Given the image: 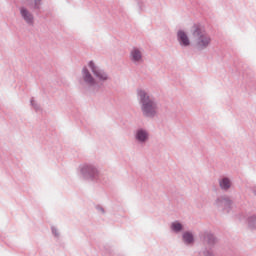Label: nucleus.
I'll use <instances>...</instances> for the list:
<instances>
[{"mask_svg":"<svg viewBox=\"0 0 256 256\" xmlns=\"http://www.w3.org/2000/svg\"><path fill=\"white\" fill-rule=\"evenodd\" d=\"M190 41L195 49L203 51V49H207L211 45V36L201 27L193 26L190 30Z\"/></svg>","mask_w":256,"mask_h":256,"instance_id":"1","label":"nucleus"},{"mask_svg":"<svg viewBox=\"0 0 256 256\" xmlns=\"http://www.w3.org/2000/svg\"><path fill=\"white\" fill-rule=\"evenodd\" d=\"M138 94L140 95L142 101V110L144 115H146V117H152V115L156 113L157 106L154 102H152V100H150L145 91L140 90Z\"/></svg>","mask_w":256,"mask_h":256,"instance_id":"2","label":"nucleus"},{"mask_svg":"<svg viewBox=\"0 0 256 256\" xmlns=\"http://www.w3.org/2000/svg\"><path fill=\"white\" fill-rule=\"evenodd\" d=\"M89 67L92 73L95 75L96 79H98L99 81H107V74L99 69L97 66H95V63H93V61L89 62Z\"/></svg>","mask_w":256,"mask_h":256,"instance_id":"3","label":"nucleus"},{"mask_svg":"<svg viewBox=\"0 0 256 256\" xmlns=\"http://www.w3.org/2000/svg\"><path fill=\"white\" fill-rule=\"evenodd\" d=\"M178 41L180 45H183L184 47H189L192 43L189 36H187V33L183 30L178 31Z\"/></svg>","mask_w":256,"mask_h":256,"instance_id":"4","label":"nucleus"},{"mask_svg":"<svg viewBox=\"0 0 256 256\" xmlns=\"http://www.w3.org/2000/svg\"><path fill=\"white\" fill-rule=\"evenodd\" d=\"M83 78L86 83H89L90 85H93L95 81L93 80V76H91V73H89V70L87 68L83 69Z\"/></svg>","mask_w":256,"mask_h":256,"instance_id":"5","label":"nucleus"},{"mask_svg":"<svg viewBox=\"0 0 256 256\" xmlns=\"http://www.w3.org/2000/svg\"><path fill=\"white\" fill-rule=\"evenodd\" d=\"M20 13H21L23 19H25L28 23H33V15H31V13H29V11H27L25 8H22L20 10Z\"/></svg>","mask_w":256,"mask_h":256,"instance_id":"6","label":"nucleus"},{"mask_svg":"<svg viewBox=\"0 0 256 256\" xmlns=\"http://www.w3.org/2000/svg\"><path fill=\"white\" fill-rule=\"evenodd\" d=\"M131 57L133 59V61H141V51H139V49L134 48L131 51Z\"/></svg>","mask_w":256,"mask_h":256,"instance_id":"7","label":"nucleus"},{"mask_svg":"<svg viewBox=\"0 0 256 256\" xmlns=\"http://www.w3.org/2000/svg\"><path fill=\"white\" fill-rule=\"evenodd\" d=\"M220 187L221 189H229L231 187V181L228 178H223L220 181Z\"/></svg>","mask_w":256,"mask_h":256,"instance_id":"8","label":"nucleus"},{"mask_svg":"<svg viewBox=\"0 0 256 256\" xmlns=\"http://www.w3.org/2000/svg\"><path fill=\"white\" fill-rule=\"evenodd\" d=\"M137 139L138 141H145L147 139V132L145 130H139L137 132Z\"/></svg>","mask_w":256,"mask_h":256,"instance_id":"9","label":"nucleus"},{"mask_svg":"<svg viewBox=\"0 0 256 256\" xmlns=\"http://www.w3.org/2000/svg\"><path fill=\"white\" fill-rule=\"evenodd\" d=\"M183 241L186 242L187 244L193 243V234L185 232L183 234Z\"/></svg>","mask_w":256,"mask_h":256,"instance_id":"10","label":"nucleus"},{"mask_svg":"<svg viewBox=\"0 0 256 256\" xmlns=\"http://www.w3.org/2000/svg\"><path fill=\"white\" fill-rule=\"evenodd\" d=\"M171 227L173 231H181V229H183V226L179 222L172 223Z\"/></svg>","mask_w":256,"mask_h":256,"instance_id":"11","label":"nucleus"},{"mask_svg":"<svg viewBox=\"0 0 256 256\" xmlns=\"http://www.w3.org/2000/svg\"><path fill=\"white\" fill-rule=\"evenodd\" d=\"M31 3H34L35 7H39V3H41V0H31Z\"/></svg>","mask_w":256,"mask_h":256,"instance_id":"12","label":"nucleus"}]
</instances>
